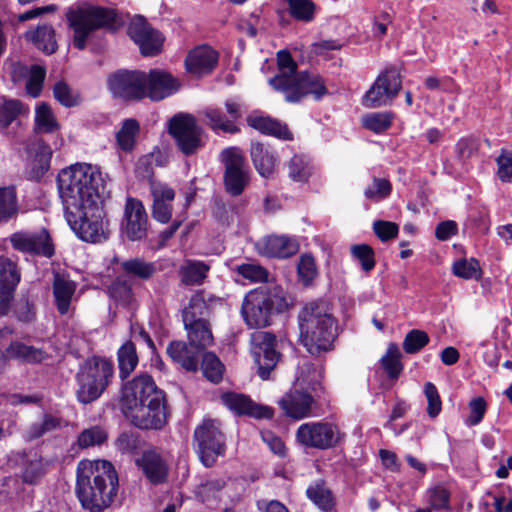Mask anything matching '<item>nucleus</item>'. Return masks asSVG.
<instances>
[{
	"label": "nucleus",
	"instance_id": "72a5a7b5",
	"mask_svg": "<svg viewBox=\"0 0 512 512\" xmlns=\"http://www.w3.org/2000/svg\"><path fill=\"white\" fill-rule=\"evenodd\" d=\"M201 351L183 341H173L167 347L171 359L188 371L197 370Z\"/></svg>",
	"mask_w": 512,
	"mask_h": 512
},
{
	"label": "nucleus",
	"instance_id": "e433bc0d",
	"mask_svg": "<svg viewBox=\"0 0 512 512\" xmlns=\"http://www.w3.org/2000/svg\"><path fill=\"white\" fill-rule=\"evenodd\" d=\"M76 284L60 274H55L53 280V295L58 312L61 315L68 313Z\"/></svg>",
	"mask_w": 512,
	"mask_h": 512
},
{
	"label": "nucleus",
	"instance_id": "5fc2aeb1",
	"mask_svg": "<svg viewBox=\"0 0 512 512\" xmlns=\"http://www.w3.org/2000/svg\"><path fill=\"white\" fill-rule=\"evenodd\" d=\"M108 293L111 298L122 305H128L133 296L131 285L127 280L117 277L109 286Z\"/></svg>",
	"mask_w": 512,
	"mask_h": 512
},
{
	"label": "nucleus",
	"instance_id": "37998d69",
	"mask_svg": "<svg viewBox=\"0 0 512 512\" xmlns=\"http://www.w3.org/2000/svg\"><path fill=\"white\" fill-rule=\"evenodd\" d=\"M139 131L140 126L137 120L133 118L124 120L120 130L116 133V141L119 148L125 152L132 151Z\"/></svg>",
	"mask_w": 512,
	"mask_h": 512
},
{
	"label": "nucleus",
	"instance_id": "7c9ffc66",
	"mask_svg": "<svg viewBox=\"0 0 512 512\" xmlns=\"http://www.w3.org/2000/svg\"><path fill=\"white\" fill-rule=\"evenodd\" d=\"M65 426L66 424L62 417L52 413H44L38 421L31 423L23 431L22 438L25 442H33L50 433L61 430Z\"/></svg>",
	"mask_w": 512,
	"mask_h": 512
},
{
	"label": "nucleus",
	"instance_id": "a211bd4d",
	"mask_svg": "<svg viewBox=\"0 0 512 512\" xmlns=\"http://www.w3.org/2000/svg\"><path fill=\"white\" fill-rule=\"evenodd\" d=\"M111 92L124 99L145 98V72L119 70L108 78Z\"/></svg>",
	"mask_w": 512,
	"mask_h": 512
},
{
	"label": "nucleus",
	"instance_id": "aec40b11",
	"mask_svg": "<svg viewBox=\"0 0 512 512\" xmlns=\"http://www.w3.org/2000/svg\"><path fill=\"white\" fill-rule=\"evenodd\" d=\"M123 232L131 241L143 239L147 234V214L143 204L134 198H127L124 209Z\"/></svg>",
	"mask_w": 512,
	"mask_h": 512
},
{
	"label": "nucleus",
	"instance_id": "423d86ee",
	"mask_svg": "<svg viewBox=\"0 0 512 512\" xmlns=\"http://www.w3.org/2000/svg\"><path fill=\"white\" fill-rule=\"evenodd\" d=\"M288 306L282 289H257L245 296L241 314L250 328H262L271 324L273 314L284 312Z\"/></svg>",
	"mask_w": 512,
	"mask_h": 512
},
{
	"label": "nucleus",
	"instance_id": "774afa93",
	"mask_svg": "<svg viewBox=\"0 0 512 512\" xmlns=\"http://www.w3.org/2000/svg\"><path fill=\"white\" fill-rule=\"evenodd\" d=\"M238 273L254 282L265 281L268 277L266 269L257 264H242L237 268Z\"/></svg>",
	"mask_w": 512,
	"mask_h": 512
},
{
	"label": "nucleus",
	"instance_id": "f3484780",
	"mask_svg": "<svg viewBox=\"0 0 512 512\" xmlns=\"http://www.w3.org/2000/svg\"><path fill=\"white\" fill-rule=\"evenodd\" d=\"M164 392L160 390L153 378L147 374H141L127 382L122 388V411L148 402L149 399L159 397Z\"/></svg>",
	"mask_w": 512,
	"mask_h": 512
},
{
	"label": "nucleus",
	"instance_id": "7ed1b4c3",
	"mask_svg": "<svg viewBox=\"0 0 512 512\" xmlns=\"http://www.w3.org/2000/svg\"><path fill=\"white\" fill-rule=\"evenodd\" d=\"M298 319L300 342L309 354L319 357L333 349L337 336L336 320L325 302L305 305Z\"/></svg>",
	"mask_w": 512,
	"mask_h": 512
},
{
	"label": "nucleus",
	"instance_id": "2eb2a0df",
	"mask_svg": "<svg viewBox=\"0 0 512 512\" xmlns=\"http://www.w3.org/2000/svg\"><path fill=\"white\" fill-rule=\"evenodd\" d=\"M296 438L306 447L325 450L338 444L341 433L339 428L330 422H307L299 426Z\"/></svg>",
	"mask_w": 512,
	"mask_h": 512
},
{
	"label": "nucleus",
	"instance_id": "c756f323",
	"mask_svg": "<svg viewBox=\"0 0 512 512\" xmlns=\"http://www.w3.org/2000/svg\"><path fill=\"white\" fill-rule=\"evenodd\" d=\"M219 301V298L207 294L203 290L195 292L188 305L182 310L183 322L191 324V321L205 319L209 316L213 304Z\"/></svg>",
	"mask_w": 512,
	"mask_h": 512
},
{
	"label": "nucleus",
	"instance_id": "864d4df0",
	"mask_svg": "<svg viewBox=\"0 0 512 512\" xmlns=\"http://www.w3.org/2000/svg\"><path fill=\"white\" fill-rule=\"evenodd\" d=\"M290 15L299 21L309 22L314 17L315 6L310 0H287Z\"/></svg>",
	"mask_w": 512,
	"mask_h": 512
},
{
	"label": "nucleus",
	"instance_id": "c03bdc74",
	"mask_svg": "<svg viewBox=\"0 0 512 512\" xmlns=\"http://www.w3.org/2000/svg\"><path fill=\"white\" fill-rule=\"evenodd\" d=\"M122 270L129 276L149 280L157 272L156 265L142 258H132L121 263Z\"/></svg>",
	"mask_w": 512,
	"mask_h": 512
},
{
	"label": "nucleus",
	"instance_id": "1a4fd4ad",
	"mask_svg": "<svg viewBox=\"0 0 512 512\" xmlns=\"http://www.w3.org/2000/svg\"><path fill=\"white\" fill-rule=\"evenodd\" d=\"M194 442L205 467H212L217 458L225 453V437L214 420H206L195 429Z\"/></svg>",
	"mask_w": 512,
	"mask_h": 512
},
{
	"label": "nucleus",
	"instance_id": "09e8293b",
	"mask_svg": "<svg viewBox=\"0 0 512 512\" xmlns=\"http://www.w3.org/2000/svg\"><path fill=\"white\" fill-rule=\"evenodd\" d=\"M201 368L204 376L213 383H218L223 377L224 365L219 358L211 352L203 355Z\"/></svg>",
	"mask_w": 512,
	"mask_h": 512
},
{
	"label": "nucleus",
	"instance_id": "a19ab883",
	"mask_svg": "<svg viewBox=\"0 0 512 512\" xmlns=\"http://www.w3.org/2000/svg\"><path fill=\"white\" fill-rule=\"evenodd\" d=\"M119 377L124 380L136 369L139 358L134 342L127 341L117 351Z\"/></svg>",
	"mask_w": 512,
	"mask_h": 512
},
{
	"label": "nucleus",
	"instance_id": "412c9836",
	"mask_svg": "<svg viewBox=\"0 0 512 512\" xmlns=\"http://www.w3.org/2000/svg\"><path fill=\"white\" fill-rule=\"evenodd\" d=\"M10 242L15 250L23 253L39 254L46 257H51L54 253L46 230L34 233L15 232L10 236Z\"/></svg>",
	"mask_w": 512,
	"mask_h": 512
},
{
	"label": "nucleus",
	"instance_id": "3c124183",
	"mask_svg": "<svg viewBox=\"0 0 512 512\" xmlns=\"http://www.w3.org/2000/svg\"><path fill=\"white\" fill-rule=\"evenodd\" d=\"M428 502L433 510L449 512L450 493L443 485H437L427 491Z\"/></svg>",
	"mask_w": 512,
	"mask_h": 512
},
{
	"label": "nucleus",
	"instance_id": "13d9d810",
	"mask_svg": "<svg viewBox=\"0 0 512 512\" xmlns=\"http://www.w3.org/2000/svg\"><path fill=\"white\" fill-rule=\"evenodd\" d=\"M363 124L367 129L381 133L391 126L392 115L388 112L371 113L363 118Z\"/></svg>",
	"mask_w": 512,
	"mask_h": 512
},
{
	"label": "nucleus",
	"instance_id": "dca6fc26",
	"mask_svg": "<svg viewBox=\"0 0 512 512\" xmlns=\"http://www.w3.org/2000/svg\"><path fill=\"white\" fill-rule=\"evenodd\" d=\"M251 353L258 367L261 379L269 378L271 371L279 361L276 350V337L267 331H256L251 335Z\"/></svg>",
	"mask_w": 512,
	"mask_h": 512
},
{
	"label": "nucleus",
	"instance_id": "393cba45",
	"mask_svg": "<svg viewBox=\"0 0 512 512\" xmlns=\"http://www.w3.org/2000/svg\"><path fill=\"white\" fill-rule=\"evenodd\" d=\"M135 464L150 483L158 485L167 480L168 464L155 449L143 451L140 457L135 460Z\"/></svg>",
	"mask_w": 512,
	"mask_h": 512
},
{
	"label": "nucleus",
	"instance_id": "79ce46f5",
	"mask_svg": "<svg viewBox=\"0 0 512 512\" xmlns=\"http://www.w3.org/2000/svg\"><path fill=\"white\" fill-rule=\"evenodd\" d=\"M28 114V108L18 99H6L0 103V131L4 132L19 116Z\"/></svg>",
	"mask_w": 512,
	"mask_h": 512
},
{
	"label": "nucleus",
	"instance_id": "8fccbe9b",
	"mask_svg": "<svg viewBox=\"0 0 512 512\" xmlns=\"http://www.w3.org/2000/svg\"><path fill=\"white\" fill-rule=\"evenodd\" d=\"M452 272L455 276L463 279H478L481 276L479 262L474 259H461L454 262Z\"/></svg>",
	"mask_w": 512,
	"mask_h": 512
},
{
	"label": "nucleus",
	"instance_id": "4d7b16f0",
	"mask_svg": "<svg viewBox=\"0 0 512 512\" xmlns=\"http://www.w3.org/2000/svg\"><path fill=\"white\" fill-rule=\"evenodd\" d=\"M352 256L360 263L365 272H370L375 267V254L371 246L357 244L351 247Z\"/></svg>",
	"mask_w": 512,
	"mask_h": 512
},
{
	"label": "nucleus",
	"instance_id": "603ef678",
	"mask_svg": "<svg viewBox=\"0 0 512 512\" xmlns=\"http://www.w3.org/2000/svg\"><path fill=\"white\" fill-rule=\"evenodd\" d=\"M308 498L321 510L330 511L334 506L331 492L320 485L311 486L306 491Z\"/></svg>",
	"mask_w": 512,
	"mask_h": 512
},
{
	"label": "nucleus",
	"instance_id": "69168bd1",
	"mask_svg": "<svg viewBox=\"0 0 512 512\" xmlns=\"http://www.w3.org/2000/svg\"><path fill=\"white\" fill-rule=\"evenodd\" d=\"M153 201L172 203L175 198L174 190L166 183L160 181H151L150 185Z\"/></svg>",
	"mask_w": 512,
	"mask_h": 512
},
{
	"label": "nucleus",
	"instance_id": "680f3d73",
	"mask_svg": "<svg viewBox=\"0 0 512 512\" xmlns=\"http://www.w3.org/2000/svg\"><path fill=\"white\" fill-rule=\"evenodd\" d=\"M424 393L428 402L427 413L430 418H436L442 409V402L436 386L427 382L424 385Z\"/></svg>",
	"mask_w": 512,
	"mask_h": 512
},
{
	"label": "nucleus",
	"instance_id": "58836bf2",
	"mask_svg": "<svg viewBox=\"0 0 512 512\" xmlns=\"http://www.w3.org/2000/svg\"><path fill=\"white\" fill-rule=\"evenodd\" d=\"M247 123L263 134L272 135L283 140L292 139V134L285 124L268 116L250 115L247 117Z\"/></svg>",
	"mask_w": 512,
	"mask_h": 512
},
{
	"label": "nucleus",
	"instance_id": "a18cd8bd",
	"mask_svg": "<svg viewBox=\"0 0 512 512\" xmlns=\"http://www.w3.org/2000/svg\"><path fill=\"white\" fill-rule=\"evenodd\" d=\"M35 124L39 132L53 133L59 129V124L46 103H41L35 111Z\"/></svg>",
	"mask_w": 512,
	"mask_h": 512
},
{
	"label": "nucleus",
	"instance_id": "b1692460",
	"mask_svg": "<svg viewBox=\"0 0 512 512\" xmlns=\"http://www.w3.org/2000/svg\"><path fill=\"white\" fill-rule=\"evenodd\" d=\"M178 88V81L164 70L153 69L145 73V97L153 101L172 95Z\"/></svg>",
	"mask_w": 512,
	"mask_h": 512
},
{
	"label": "nucleus",
	"instance_id": "f03ea898",
	"mask_svg": "<svg viewBox=\"0 0 512 512\" xmlns=\"http://www.w3.org/2000/svg\"><path fill=\"white\" fill-rule=\"evenodd\" d=\"M76 494L82 506L101 512L118 491V475L107 460L80 461L77 466Z\"/></svg>",
	"mask_w": 512,
	"mask_h": 512
},
{
	"label": "nucleus",
	"instance_id": "473e14b6",
	"mask_svg": "<svg viewBox=\"0 0 512 512\" xmlns=\"http://www.w3.org/2000/svg\"><path fill=\"white\" fill-rule=\"evenodd\" d=\"M27 77L25 89L27 94L33 98L41 94L43 83L46 76V69L40 65H32L27 67L17 64L13 68V79L16 81L19 77Z\"/></svg>",
	"mask_w": 512,
	"mask_h": 512
},
{
	"label": "nucleus",
	"instance_id": "4be33fe9",
	"mask_svg": "<svg viewBox=\"0 0 512 512\" xmlns=\"http://www.w3.org/2000/svg\"><path fill=\"white\" fill-rule=\"evenodd\" d=\"M20 278L16 263L8 257L0 256V316L8 313L10 301Z\"/></svg>",
	"mask_w": 512,
	"mask_h": 512
},
{
	"label": "nucleus",
	"instance_id": "6e6552de",
	"mask_svg": "<svg viewBox=\"0 0 512 512\" xmlns=\"http://www.w3.org/2000/svg\"><path fill=\"white\" fill-rule=\"evenodd\" d=\"M75 234L83 241L102 243L109 238L108 221L105 219L103 202L79 210L78 213L64 214Z\"/></svg>",
	"mask_w": 512,
	"mask_h": 512
},
{
	"label": "nucleus",
	"instance_id": "4468645a",
	"mask_svg": "<svg viewBox=\"0 0 512 512\" xmlns=\"http://www.w3.org/2000/svg\"><path fill=\"white\" fill-rule=\"evenodd\" d=\"M226 113L217 107H207L203 110L205 124L214 132L237 134L240 132L238 120L244 113L243 103L236 98H229L224 103Z\"/></svg>",
	"mask_w": 512,
	"mask_h": 512
},
{
	"label": "nucleus",
	"instance_id": "338daca9",
	"mask_svg": "<svg viewBox=\"0 0 512 512\" xmlns=\"http://www.w3.org/2000/svg\"><path fill=\"white\" fill-rule=\"evenodd\" d=\"M55 99L65 107H72L77 104V98L71 88L63 81L55 84L53 89Z\"/></svg>",
	"mask_w": 512,
	"mask_h": 512
},
{
	"label": "nucleus",
	"instance_id": "6ab92c4d",
	"mask_svg": "<svg viewBox=\"0 0 512 512\" xmlns=\"http://www.w3.org/2000/svg\"><path fill=\"white\" fill-rule=\"evenodd\" d=\"M128 34L139 46L143 55L152 56L160 52L163 44L162 35L153 29L142 17L130 24Z\"/></svg>",
	"mask_w": 512,
	"mask_h": 512
},
{
	"label": "nucleus",
	"instance_id": "f8f14e48",
	"mask_svg": "<svg viewBox=\"0 0 512 512\" xmlns=\"http://www.w3.org/2000/svg\"><path fill=\"white\" fill-rule=\"evenodd\" d=\"M402 87L399 72L395 68L378 75L370 89L364 94L362 104L366 108H377L390 104Z\"/></svg>",
	"mask_w": 512,
	"mask_h": 512
},
{
	"label": "nucleus",
	"instance_id": "39448f33",
	"mask_svg": "<svg viewBox=\"0 0 512 512\" xmlns=\"http://www.w3.org/2000/svg\"><path fill=\"white\" fill-rule=\"evenodd\" d=\"M69 27L74 32L73 45L79 50L86 47L87 39L97 29H115L121 18L114 9L78 2L66 12Z\"/></svg>",
	"mask_w": 512,
	"mask_h": 512
},
{
	"label": "nucleus",
	"instance_id": "ddd939ff",
	"mask_svg": "<svg viewBox=\"0 0 512 512\" xmlns=\"http://www.w3.org/2000/svg\"><path fill=\"white\" fill-rule=\"evenodd\" d=\"M169 134L175 139L178 149L186 156L195 154L203 145L202 130L193 116L178 114L170 119Z\"/></svg>",
	"mask_w": 512,
	"mask_h": 512
},
{
	"label": "nucleus",
	"instance_id": "0e129e2a",
	"mask_svg": "<svg viewBox=\"0 0 512 512\" xmlns=\"http://www.w3.org/2000/svg\"><path fill=\"white\" fill-rule=\"evenodd\" d=\"M317 274L315 260L311 255H303L298 264V275L305 285L311 283Z\"/></svg>",
	"mask_w": 512,
	"mask_h": 512
},
{
	"label": "nucleus",
	"instance_id": "052dcab7",
	"mask_svg": "<svg viewBox=\"0 0 512 512\" xmlns=\"http://www.w3.org/2000/svg\"><path fill=\"white\" fill-rule=\"evenodd\" d=\"M391 190V184L387 179L375 177L372 184L364 190V195L369 200L379 201L386 198Z\"/></svg>",
	"mask_w": 512,
	"mask_h": 512
},
{
	"label": "nucleus",
	"instance_id": "6e6d98bb",
	"mask_svg": "<svg viewBox=\"0 0 512 512\" xmlns=\"http://www.w3.org/2000/svg\"><path fill=\"white\" fill-rule=\"evenodd\" d=\"M428 343L429 336L425 331L413 329L406 334L403 341V349L407 354H415Z\"/></svg>",
	"mask_w": 512,
	"mask_h": 512
},
{
	"label": "nucleus",
	"instance_id": "5701e85b",
	"mask_svg": "<svg viewBox=\"0 0 512 512\" xmlns=\"http://www.w3.org/2000/svg\"><path fill=\"white\" fill-rule=\"evenodd\" d=\"M223 404L237 415H246L256 419H270L273 409L268 406L256 404L244 394L227 392L221 396Z\"/></svg>",
	"mask_w": 512,
	"mask_h": 512
},
{
	"label": "nucleus",
	"instance_id": "c9c22d12",
	"mask_svg": "<svg viewBox=\"0 0 512 512\" xmlns=\"http://www.w3.org/2000/svg\"><path fill=\"white\" fill-rule=\"evenodd\" d=\"M210 267L199 260L187 259L178 269L180 282L185 286L202 285Z\"/></svg>",
	"mask_w": 512,
	"mask_h": 512
},
{
	"label": "nucleus",
	"instance_id": "4c0bfd02",
	"mask_svg": "<svg viewBox=\"0 0 512 512\" xmlns=\"http://www.w3.org/2000/svg\"><path fill=\"white\" fill-rule=\"evenodd\" d=\"M187 337L191 346L198 350H204L213 343V335L210 324L206 319L183 322Z\"/></svg>",
	"mask_w": 512,
	"mask_h": 512
},
{
	"label": "nucleus",
	"instance_id": "20e7f679",
	"mask_svg": "<svg viewBox=\"0 0 512 512\" xmlns=\"http://www.w3.org/2000/svg\"><path fill=\"white\" fill-rule=\"evenodd\" d=\"M277 64L279 71L269 79V84L276 91L283 93L287 102H299L307 95L320 100L327 94L323 78L306 71L297 72V65L287 50H280L277 53Z\"/></svg>",
	"mask_w": 512,
	"mask_h": 512
},
{
	"label": "nucleus",
	"instance_id": "ea45409f",
	"mask_svg": "<svg viewBox=\"0 0 512 512\" xmlns=\"http://www.w3.org/2000/svg\"><path fill=\"white\" fill-rule=\"evenodd\" d=\"M20 209L15 186L0 187V224L16 219Z\"/></svg>",
	"mask_w": 512,
	"mask_h": 512
},
{
	"label": "nucleus",
	"instance_id": "de8ad7c7",
	"mask_svg": "<svg viewBox=\"0 0 512 512\" xmlns=\"http://www.w3.org/2000/svg\"><path fill=\"white\" fill-rule=\"evenodd\" d=\"M288 175L296 182H305L311 175V166L305 155H294L288 162Z\"/></svg>",
	"mask_w": 512,
	"mask_h": 512
},
{
	"label": "nucleus",
	"instance_id": "cd10ccee",
	"mask_svg": "<svg viewBox=\"0 0 512 512\" xmlns=\"http://www.w3.org/2000/svg\"><path fill=\"white\" fill-rule=\"evenodd\" d=\"M15 461L21 469V478L24 483L36 485L46 474V462L37 453L18 452Z\"/></svg>",
	"mask_w": 512,
	"mask_h": 512
},
{
	"label": "nucleus",
	"instance_id": "9d476101",
	"mask_svg": "<svg viewBox=\"0 0 512 512\" xmlns=\"http://www.w3.org/2000/svg\"><path fill=\"white\" fill-rule=\"evenodd\" d=\"M125 417L139 429H162L167 423L168 412L165 394L123 411Z\"/></svg>",
	"mask_w": 512,
	"mask_h": 512
},
{
	"label": "nucleus",
	"instance_id": "0eeeda50",
	"mask_svg": "<svg viewBox=\"0 0 512 512\" xmlns=\"http://www.w3.org/2000/svg\"><path fill=\"white\" fill-rule=\"evenodd\" d=\"M113 375L114 366L111 361L97 356L86 359L75 376L77 400L82 404L97 400L109 386Z\"/></svg>",
	"mask_w": 512,
	"mask_h": 512
},
{
	"label": "nucleus",
	"instance_id": "9b49d317",
	"mask_svg": "<svg viewBox=\"0 0 512 512\" xmlns=\"http://www.w3.org/2000/svg\"><path fill=\"white\" fill-rule=\"evenodd\" d=\"M225 165L224 184L226 191L232 196L240 195L250 181V170L241 150L229 147L221 153Z\"/></svg>",
	"mask_w": 512,
	"mask_h": 512
},
{
	"label": "nucleus",
	"instance_id": "bb28decb",
	"mask_svg": "<svg viewBox=\"0 0 512 512\" xmlns=\"http://www.w3.org/2000/svg\"><path fill=\"white\" fill-rule=\"evenodd\" d=\"M218 53L208 45H201L189 52L186 69L197 76L211 73L218 63Z\"/></svg>",
	"mask_w": 512,
	"mask_h": 512
},
{
	"label": "nucleus",
	"instance_id": "a878e982",
	"mask_svg": "<svg viewBox=\"0 0 512 512\" xmlns=\"http://www.w3.org/2000/svg\"><path fill=\"white\" fill-rule=\"evenodd\" d=\"M314 404L315 401L309 393L298 389L290 390L279 400L285 414L295 419L310 416Z\"/></svg>",
	"mask_w": 512,
	"mask_h": 512
},
{
	"label": "nucleus",
	"instance_id": "bf43d9fd",
	"mask_svg": "<svg viewBox=\"0 0 512 512\" xmlns=\"http://www.w3.org/2000/svg\"><path fill=\"white\" fill-rule=\"evenodd\" d=\"M107 439L106 431L100 426H93L83 430L78 437V445L81 448L100 445Z\"/></svg>",
	"mask_w": 512,
	"mask_h": 512
},
{
	"label": "nucleus",
	"instance_id": "2f4dec72",
	"mask_svg": "<svg viewBox=\"0 0 512 512\" xmlns=\"http://www.w3.org/2000/svg\"><path fill=\"white\" fill-rule=\"evenodd\" d=\"M250 155L256 171L264 178H270L277 164L275 151L261 142H252Z\"/></svg>",
	"mask_w": 512,
	"mask_h": 512
},
{
	"label": "nucleus",
	"instance_id": "e2e57ef3",
	"mask_svg": "<svg viewBox=\"0 0 512 512\" xmlns=\"http://www.w3.org/2000/svg\"><path fill=\"white\" fill-rule=\"evenodd\" d=\"M497 176L505 183L512 181V151L502 149L496 158Z\"/></svg>",
	"mask_w": 512,
	"mask_h": 512
},
{
	"label": "nucleus",
	"instance_id": "49530a36",
	"mask_svg": "<svg viewBox=\"0 0 512 512\" xmlns=\"http://www.w3.org/2000/svg\"><path fill=\"white\" fill-rule=\"evenodd\" d=\"M400 351L396 344L391 343L386 353L381 358V364L389 378L396 379L399 377L403 366L400 362Z\"/></svg>",
	"mask_w": 512,
	"mask_h": 512
},
{
	"label": "nucleus",
	"instance_id": "f257e3e1",
	"mask_svg": "<svg viewBox=\"0 0 512 512\" xmlns=\"http://www.w3.org/2000/svg\"><path fill=\"white\" fill-rule=\"evenodd\" d=\"M103 181L99 167L92 164L75 163L62 169L57 184L64 214L72 216L86 206L101 203Z\"/></svg>",
	"mask_w": 512,
	"mask_h": 512
},
{
	"label": "nucleus",
	"instance_id": "c85d7f7f",
	"mask_svg": "<svg viewBox=\"0 0 512 512\" xmlns=\"http://www.w3.org/2000/svg\"><path fill=\"white\" fill-rule=\"evenodd\" d=\"M258 245L263 255L273 258H288L296 254L299 249L297 241L285 235L268 236Z\"/></svg>",
	"mask_w": 512,
	"mask_h": 512
},
{
	"label": "nucleus",
	"instance_id": "f704fd0d",
	"mask_svg": "<svg viewBox=\"0 0 512 512\" xmlns=\"http://www.w3.org/2000/svg\"><path fill=\"white\" fill-rule=\"evenodd\" d=\"M25 37L37 49L47 55L53 54L58 48L55 30L50 25H38L35 29L28 30Z\"/></svg>",
	"mask_w": 512,
	"mask_h": 512
}]
</instances>
